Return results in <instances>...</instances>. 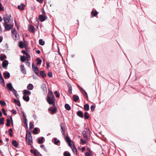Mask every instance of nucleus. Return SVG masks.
<instances>
[{"instance_id":"obj_13","label":"nucleus","mask_w":156,"mask_h":156,"mask_svg":"<svg viewBox=\"0 0 156 156\" xmlns=\"http://www.w3.org/2000/svg\"><path fill=\"white\" fill-rule=\"evenodd\" d=\"M31 94V92L27 90H24L23 91V94L24 96L30 95Z\"/></svg>"},{"instance_id":"obj_50","label":"nucleus","mask_w":156,"mask_h":156,"mask_svg":"<svg viewBox=\"0 0 156 156\" xmlns=\"http://www.w3.org/2000/svg\"><path fill=\"white\" fill-rule=\"evenodd\" d=\"M83 92L84 93L83 95L84 97H86L87 98H88V96L87 93L84 90H83Z\"/></svg>"},{"instance_id":"obj_60","label":"nucleus","mask_w":156,"mask_h":156,"mask_svg":"<svg viewBox=\"0 0 156 156\" xmlns=\"http://www.w3.org/2000/svg\"><path fill=\"white\" fill-rule=\"evenodd\" d=\"M36 22H37V27L38 28V24H39V22L38 20V18H36Z\"/></svg>"},{"instance_id":"obj_5","label":"nucleus","mask_w":156,"mask_h":156,"mask_svg":"<svg viewBox=\"0 0 156 156\" xmlns=\"http://www.w3.org/2000/svg\"><path fill=\"white\" fill-rule=\"evenodd\" d=\"M32 69L34 71L35 74L37 75L38 76H39V71L38 68L36 66V65H34V63L32 64Z\"/></svg>"},{"instance_id":"obj_25","label":"nucleus","mask_w":156,"mask_h":156,"mask_svg":"<svg viewBox=\"0 0 156 156\" xmlns=\"http://www.w3.org/2000/svg\"><path fill=\"white\" fill-rule=\"evenodd\" d=\"M13 101L18 106H21V104L20 100H17L15 99H13Z\"/></svg>"},{"instance_id":"obj_21","label":"nucleus","mask_w":156,"mask_h":156,"mask_svg":"<svg viewBox=\"0 0 156 156\" xmlns=\"http://www.w3.org/2000/svg\"><path fill=\"white\" fill-rule=\"evenodd\" d=\"M82 135L84 139H87L88 136L87 134V133L85 130H83L82 132Z\"/></svg>"},{"instance_id":"obj_45","label":"nucleus","mask_w":156,"mask_h":156,"mask_svg":"<svg viewBox=\"0 0 156 156\" xmlns=\"http://www.w3.org/2000/svg\"><path fill=\"white\" fill-rule=\"evenodd\" d=\"M54 94L55 95L56 97L58 98L60 97V94L58 93L57 90H56L54 92Z\"/></svg>"},{"instance_id":"obj_64","label":"nucleus","mask_w":156,"mask_h":156,"mask_svg":"<svg viewBox=\"0 0 156 156\" xmlns=\"http://www.w3.org/2000/svg\"><path fill=\"white\" fill-rule=\"evenodd\" d=\"M11 91H12L13 94L16 93L17 92L16 91L14 88Z\"/></svg>"},{"instance_id":"obj_48","label":"nucleus","mask_w":156,"mask_h":156,"mask_svg":"<svg viewBox=\"0 0 156 156\" xmlns=\"http://www.w3.org/2000/svg\"><path fill=\"white\" fill-rule=\"evenodd\" d=\"M6 121H7V123L6 124V126H10V120L9 119H6Z\"/></svg>"},{"instance_id":"obj_57","label":"nucleus","mask_w":156,"mask_h":156,"mask_svg":"<svg viewBox=\"0 0 156 156\" xmlns=\"http://www.w3.org/2000/svg\"><path fill=\"white\" fill-rule=\"evenodd\" d=\"M2 3H0V10L2 11L4 10V8L2 7Z\"/></svg>"},{"instance_id":"obj_55","label":"nucleus","mask_w":156,"mask_h":156,"mask_svg":"<svg viewBox=\"0 0 156 156\" xmlns=\"http://www.w3.org/2000/svg\"><path fill=\"white\" fill-rule=\"evenodd\" d=\"M68 143V145L70 146L71 148H72L73 146H75V145L73 144L72 145L71 142H69Z\"/></svg>"},{"instance_id":"obj_28","label":"nucleus","mask_w":156,"mask_h":156,"mask_svg":"<svg viewBox=\"0 0 156 156\" xmlns=\"http://www.w3.org/2000/svg\"><path fill=\"white\" fill-rule=\"evenodd\" d=\"M24 44H25V43L23 42L22 41H20L19 44V47L21 48H23L24 46Z\"/></svg>"},{"instance_id":"obj_37","label":"nucleus","mask_w":156,"mask_h":156,"mask_svg":"<svg viewBox=\"0 0 156 156\" xmlns=\"http://www.w3.org/2000/svg\"><path fill=\"white\" fill-rule=\"evenodd\" d=\"M5 119L4 117L1 118H0V124L3 125L4 124V121Z\"/></svg>"},{"instance_id":"obj_7","label":"nucleus","mask_w":156,"mask_h":156,"mask_svg":"<svg viewBox=\"0 0 156 156\" xmlns=\"http://www.w3.org/2000/svg\"><path fill=\"white\" fill-rule=\"evenodd\" d=\"M8 23H4V26L5 28V29L6 30H10L13 27L12 24H8Z\"/></svg>"},{"instance_id":"obj_62","label":"nucleus","mask_w":156,"mask_h":156,"mask_svg":"<svg viewBox=\"0 0 156 156\" xmlns=\"http://www.w3.org/2000/svg\"><path fill=\"white\" fill-rule=\"evenodd\" d=\"M85 156H92V155H90V154L87 152H86L85 153Z\"/></svg>"},{"instance_id":"obj_31","label":"nucleus","mask_w":156,"mask_h":156,"mask_svg":"<svg viewBox=\"0 0 156 156\" xmlns=\"http://www.w3.org/2000/svg\"><path fill=\"white\" fill-rule=\"evenodd\" d=\"M91 14L93 16H95L98 14V12L96 11H92L91 12Z\"/></svg>"},{"instance_id":"obj_26","label":"nucleus","mask_w":156,"mask_h":156,"mask_svg":"<svg viewBox=\"0 0 156 156\" xmlns=\"http://www.w3.org/2000/svg\"><path fill=\"white\" fill-rule=\"evenodd\" d=\"M73 152L75 154H77V150L75 146H73L72 148H71Z\"/></svg>"},{"instance_id":"obj_17","label":"nucleus","mask_w":156,"mask_h":156,"mask_svg":"<svg viewBox=\"0 0 156 156\" xmlns=\"http://www.w3.org/2000/svg\"><path fill=\"white\" fill-rule=\"evenodd\" d=\"M12 144L15 147H17L19 143L15 140H13L12 142Z\"/></svg>"},{"instance_id":"obj_52","label":"nucleus","mask_w":156,"mask_h":156,"mask_svg":"<svg viewBox=\"0 0 156 156\" xmlns=\"http://www.w3.org/2000/svg\"><path fill=\"white\" fill-rule=\"evenodd\" d=\"M48 75L49 77H51L52 76V73L51 72H48Z\"/></svg>"},{"instance_id":"obj_16","label":"nucleus","mask_w":156,"mask_h":156,"mask_svg":"<svg viewBox=\"0 0 156 156\" xmlns=\"http://www.w3.org/2000/svg\"><path fill=\"white\" fill-rule=\"evenodd\" d=\"M9 64L8 61L7 60H4L2 63V66L3 68L6 67Z\"/></svg>"},{"instance_id":"obj_32","label":"nucleus","mask_w":156,"mask_h":156,"mask_svg":"<svg viewBox=\"0 0 156 156\" xmlns=\"http://www.w3.org/2000/svg\"><path fill=\"white\" fill-rule=\"evenodd\" d=\"M0 81L3 83H4V84H5L4 80L3 78L1 73H0Z\"/></svg>"},{"instance_id":"obj_3","label":"nucleus","mask_w":156,"mask_h":156,"mask_svg":"<svg viewBox=\"0 0 156 156\" xmlns=\"http://www.w3.org/2000/svg\"><path fill=\"white\" fill-rule=\"evenodd\" d=\"M11 17V15L6 14L4 15L3 17V20L4 21V23H9L10 21V18Z\"/></svg>"},{"instance_id":"obj_10","label":"nucleus","mask_w":156,"mask_h":156,"mask_svg":"<svg viewBox=\"0 0 156 156\" xmlns=\"http://www.w3.org/2000/svg\"><path fill=\"white\" fill-rule=\"evenodd\" d=\"M7 89L10 91H11L14 88L11 83H8L6 85Z\"/></svg>"},{"instance_id":"obj_42","label":"nucleus","mask_w":156,"mask_h":156,"mask_svg":"<svg viewBox=\"0 0 156 156\" xmlns=\"http://www.w3.org/2000/svg\"><path fill=\"white\" fill-rule=\"evenodd\" d=\"M44 141V138L43 137H41V139H40V144H42L43 143Z\"/></svg>"},{"instance_id":"obj_9","label":"nucleus","mask_w":156,"mask_h":156,"mask_svg":"<svg viewBox=\"0 0 156 156\" xmlns=\"http://www.w3.org/2000/svg\"><path fill=\"white\" fill-rule=\"evenodd\" d=\"M28 30L30 32L34 33L35 31V27L34 26L30 24L29 25Z\"/></svg>"},{"instance_id":"obj_51","label":"nucleus","mask_w":156,"mask_h":156,"mask_svg":"<svg viewBox=\"0 0 156 156\" xmlns=\"http://www.w3.org/2000/svg\"><path fill=\"white\" fill-rule=\"evenodd\" d=\"M2 111L4 115H6L7 114V113L5 112V109L4 108H2Z\"/></svg>"},{"instance_id":"obj_36","label":"nucleus","mask_w":156,"mask_h":156,"mask_svg":"<svg viewBox=\"0 0 156 156\" xmlns=\"http://www.w3.org/2000/svg\"><path fill=\"white\" fill-rule=\"evenodd\" d=\"M12 130H13L12 128L10 129L9 130V136L11 137L13 136L12 134Z\"/></svg>"},{"instance_id":"obj_46","label":"nucleus","mask_w":156,"mask_h":156,"mask_svg":"<svg viewBox=\"0 0 156 156\" xmlns=\"http://www.w3.org/2000/svg\"><path fill=\"white\" fill-rule=\"evenodd\" d=\"M34 127V125L33 123L32 122H30V123L29 124V129L30 130L31 129H32Z\"/></svg>"},{"instance_id":"obj_43","label":"nucleus","mask_w":156,"mask_h":156,"mask_svg":"<svg viewBox=\"0 0 156 156\" xmlns=\"http://www.w3.org/2000/svg\"><path fill=\"white\" fill-rule=\"evenodd\" d=\"M22 113L23 114V121H27V119L26 117V116L25 115L24 112H23L22 111Z\"/></svg>"},{"instance_id":"obj_24","label":"nucleus","mask_w":156,"mask_h":156,"mask_svg":"<svg viewBox=\"0 0 156 156\" xmlns=\"http://www.w3.org/2000/svg\"><path fill=\"white\" fill-rule=\"evenodd\" d=\"M23 98L24 101L27 102L29 101L30 100V97L29 96L26 97V96H24V95L23 97Z\"/></svg>"},{"instance_id":"obj_34","label":"nucleus","mask_w":156,"mask_h":156,"mask_svg":"<svg viewBox=\"0 0 156 156\" xmlns=\"http://www.w3.org/2000/svg\"><path fill=\"white\" fill-rule=\"evenodd\" d=\"M53 140L54 141V144L56 145H57L60 142V141L59 140H57L56 138H55L53 139Z\"/></svg>"},{"instance_id":"obj_58","label":"nucleus","mask_w":156,"mask_h":156,"mask_svg":"<svg viewBox=\"0 0 156 156\" xmlns=\"http://www.w3.org/2000/svg\"><path fill=\"white\" fill-rule=\"evenodd\" d=\"M50 66V63L49 62H47L46 63V67L47 69Z\"/></svg>"},{"instance_id":"obj_1","label":"nucleus","mask_w":156,"mask_h":156,"mask_svg":"<svg viewBox=\"0 0 156 156\" xmlns=\"http://www.w3.org/2000/svg\"><path fill=\"white\" fill-rule=\"evenodd\" d=\"M46 100L47 102L50 105H51L48 109V111L51 114H54L57 112V109L55 106V98L53 92L49 89V92L47 94Z\"/></svg>"},{"instance_id":"obj_23","label":"nucleus","mask_w":156,"mask_h":156,"mask_svg":"<svg viewBox=\"0 0 156 156\" xmlns=\"http://www.w3.org/2000/svg\"><path fill=\"white\" fill-rule=\"evenodd\" d=\"M84 109L86 111H88L89 109V105L88 104H86L84 105Z\"/></svg>"},{"instance_id":"obj_15","label":"nucleus","mask_w":156,"mask_h":156,"mask_svg":"<svg viewBox=\"0 0 156 156\" xmlns=\"http://www.w3.org/2000/svg\"><path fill=\"white\" fill-rule=\"evenodd\" d=\"M25 5L23 3H22L20 5L17 6L18 8L21 11L23 10L24 9Z\"/></svg>"},{"instance_id":"obj_33","label":"nucleus","mask_w":156,"mask_h":156,"mask_svg":"<svg viewBox=\"0 0 156 156\" xmlns=\"http://www.w3.org/2000/svg\"><path fill=\"white\" fill-rule=\"evenodd\" d=\"M0 104L2 107L6 105V103L5 102L2 100L0 101Z\"/></svg>"},{"instance_id":"obj_8","label":"nucleus","mask_w":156,"mask_h":156,"mask_svg":"<svg viewBox=\"0 0 156 156\" xmlns=\"http://www.w3.org/2000/svg\"><path fill=\"white\" fill-rule=\"evenodd\" d=\"M41 88L43 94L44 95H46L47 93V88L46 85L44 84H42L41 85Z\"/></svg>"},{"instance_id":"obj_61","label":"nucleus","mask_w":156,"mask_h":156,"mask_svg":"<svg viewBox=\"0 0 156 156\" xmlns=\"http://www.w3.org/2000/svg\"><path fill=\"white\" fill-rule=\"evenodd\" d=\"M41 13H42V14H45V12L44 11V9L43 8H42L41 9Z\"/></svg>"},{"instance_id":"obj_29","label":"nucleus","mask_w":156,"mask_h":156,"mask_svg":"<svg viewBox=\"0 0 156 156\" xmlns=\"http://www.w3.org/2000/svg\"><path fill=\"white\" fill-rule=\"evenodd\" d=\"M84 119H88L90 117V116L88 115V113L87 112H85L84 114Z\"/></svg>"},{"instance_id":"obj_53","label":"nucleus","mask_w":156,"mask_h":156,"mask_svg":"<svg viewBox=\"0 0 156 156\" xmlns=\"http://www.w3.org/2000/svg\"><path fill=\"white\" fill-rule=\"evenodd\" d=\"M12 33L13 35L14 34H16L17 33L15 29L12 30Z\"/></svg>"},{"instance_id":"obj_4","label":"nucleus","mask_w":156,"mask_h":156,"mask_svg":"<svg viewBox=\"0 0 156 156\" xmlns=\"http://www.w3.org/2000/svg\"><path fill=\"white\" fill-rule=\"evenodd\" d=\"M60 126L61 128V131L62 134L64 135L65 134V131L66 129L65 124L63 123H61L60 124Z\"/></svg>"},{"instance_id":"obj_39","label":"nucleus","mask_w":156,"mask_h":156,"mask_svg":"<svg viewBox=\"0 0 156 156\" xmlns=\"http://www.w3.org/2000/svg\"><path fill=\"white\" fill-rule=\"evenodd\" d=\"M26 57L24 56H20V60L22 62H24L26 60Z\"/></svg>"},{"instance_id":"obj_27","label":"nucleus","mask_w":156,"mask_h":156,"mask_svg":"<svg viewBox=\"0 0 156 156\" xmlns=\"http://www.w3.org/2000/svg\"><path fill=\"white\" fill-rule=\"evenodd\" d=\"M65 108L68 111L70 110L71 109L70 106L68 104H65Z\"/></svg>"},{"instance_id":"obj_12","label":"nucleus","mask_w":156,"mask_h":156,"mask_svg":"<svg viewBox=\"0 0 156 156\" xmlns=\"http://www.w3.org/2000/svg\"><path fill=\"white\" fill-rule=\"evenodd\" d=\"M66 84L67 85V86L69 88V94H72V87L71 86V85L70 84V83L67 82L66 83Z\"/></svg>"},{"instance_id":"obj_18","label":"nucleus","mask_w":156,"mask_h":156,"mask_svg":"<svg viewBox=\"0 0 156 156\" xmlns=\"http://www.w3.org/2000/svg\"><path fill=\"white\" fill-rule=\"evenodd\" d=\"M77 115L79 117L83 118V114L82 111H78L76 113Z\"/></svg>"},{"instance_id":"obj_49","label":"nucleus","mask_w":156,"mask_h":156,"mask_svg":"<svg viewBox=\"0 0 156 156\" xmlns=\"http://www.w3.org/2000/svg\"><path fill=\"white\" fill-rule=\"evenodd\" d=\"M40 147L41 148H43L45 152H47V150H46V148L45 147V146L44 145H41Z\"/></svg>"},{"instance_id":"obj_47","label":"nucleus","mask_w":156,"mask_h":156,"mask_svg":"<svg viewBox=\"0 0 156 156\" xmlns=\"http://www.w3.org/2000/svg\"><path fill=\"white\" fill-rule=\"evenodd\" d=\"M95 105H92L91 106L90 109H91L92 112H93L94 111V110H95Z\"/></svg>"},{"instance_id":"obj_56","label":"nucleus","mask_w":156,"mask_h":156,"mask_svg":"<svg viewBox=\"0 0 156 156\" xmlns=\"http://www.w3.org/2000/svg\"><path fill=\"white\" fill-rule=\"evenodd\" d=\"M25 55L26 56V57L27 58H28L30 57V55L29 54H28V52L27 53V54H26Z\"/></svg>"},{"instance_id":"obj_40","label":"nucleus","mask_w":156,"mask_h":156,"mask_svg":"<svg viewBox=\"0 0 156 156\" xmlns=\"http://www.w3.org/2000/svg\"><path fill=\"white\" fill-rule=\"evenodd\" d=\"M45 44V41L42 39H40V45H44Z\"/></svg>"},{"instance_id":"obj_22","label":"nucleus","mask_w":156,"mask_h":156,"mask_svg":"<svg viewBox=\"0 0 156 156\" xmlns=\"http://www.w3.org/2000/svg\"><path fill=\"white\" fill-rule=\"evenodd\" d=\"M73 100L75 102H77V101L79 100V98L78 96H76V95H74L73 96Z\"/></svg>"},{"instance_id":"obj_38","label":"nucleus","mask_w":156,"mask_h":156,"mask_svg":"<svg viewBox=\"0 0 156 156\" xmlns=\"http://www.w3.org/2000/svg\"><path fill=\"white\" fill-rule=\"evenodd\" d=\"M64 156H71L70 154L68 152L65 151L63 153Z\"/></svg>"},{"instance_id":"obj_63","label":"nucleus","mask_w":156,"mask_h":156,"mask_svg":"<svg viewBox=\"0 0 156 156\" xmlns=\"http://www.w3.org/2000/svg\"><path fill=\"white\" fill-rule=\"evenodd\" d=\"M26 64L27 66H29L30 65V63L29 62L28 60H27L26 62Z\"/></svg>"},{"instance_id":"obj_6","label":"nucleus","mask_w":156,"mask_h":156,"mask_svg":"<svg viewBox=\"0 0 156 156\" xmlns=\"http://www.w3.org/2000/svg\"><path fill=\"white\" fill-rule=\"evenodd\" d=\"M48 18L47 16L45 15V14H42L40 15V21L41 22H43L47 20Z\"/></svg>"},{"instance_id":"obj_30","label":"nucleus","mask_w":156,"mask_h":156,"mask_svg":"<svg viewBox=\"0 0 156 156\" xmlns=\"http://www.w3.org/2000/svg\"><path fill=\"white\" fill-rule=\"evenodd\" d=\"M36 151L37 150L31 149L30 150V152L31 153L33 154L35 156H37V154Z\"/></svg>"},{"instance_id":"obj_59","label":"nucleus","mask_w":156,"mask_h":156,"mask_svg":"<svg viewBox=\"0 0 156 156\" xmlns=\"http://www.w3.org/2000/svg\"><path fill=\"white\" fill-rule=\"evenodd\" d=\"M11 112L13 114H16V110H14V109H12L11 111Z\"/></svg>"},{"instance_id":"obj_2","label":"nucleus","mask_w":156,"mask_h":156,"mask_svg":"<svg viewBox=\"0 0 156 156\" xmlns=\"http://www.w3.org/2000/svg\"><path fill=\"white\" fill-rule=\"evenodd\" d=\"M26 140L27 143L29 145H31L32 143V139L30 132L28 130L26 131Z\"/></svg>"},{"instance_id":"obj_19","label":"nucleus","mask_w":156,"mask_h":156,"mask_svg":"<svg viewBox=\"0 0 156 156\" xmlns=\"http://www.w3.org/2000/svg\"><path fill=\"white\" fill-rule=\"evenodd\" d=\"M20 69L21 71L24 74H26V71L25 69H24V65H21L20 66Z\"/></svg>"},{"instance_id":"obj_20","label":"nucleus","mask_w":156,"mask_h":156,"mask_svg":"<svg viewBox=\"0 0 156 156\" xmlns=\"http://www.w3.org/2000/svg\"><path fill=\"white\" fill-rule=\"evenodd\" d=\"M27 88L28 90H32L34 88V86L32 84L30 83L27 85Z\"/></svg>"},{"instance_id":"obj_14","label":"nucleus","mask_w":156,"mask_h":156,"mask_svg":"<svg viewBox=\"0 0 156 156\" xmlns=\"http://www.w3.org/2000/svg\"><path fill=\"white\" fill-rule=\"evenodd\" d=\"M46 76V74L45 73L44 71H40V76H41L43 78H44Z\"/></svg>"},{"instance_id":"obj_11","label":"nucleus","mask_w":156,"mask_h":156,"mask_svg":"<svg viewBox=\"0 0 156 156\" xmlns=\"http://www.w3.org/2000/svg\"><path fill=\"white\" fill-rule=\"evenodd\" d=\"M3 75L5 79H9L10 77V74L8 72H5L3 73Z\"/></svg>"},{"instance_id":"obj_35","label":"nucleus","mask_w":156,"mask_h":156,"mask_svg":"<svg viewBox=\"0 0 156 156\" xmlns=\"http://www.w3.org/2000/svg\"><path fill=\"white\" fill-rule=\"evenodd\" d=\"M6 58V56L4 54L1 55L0 56V59L1 61H3Z\"/></svg>"},{"instance_id":"obj_44","label":"nucleus","mask_w":156,"mask_h":156,"mask_svg":"<svg viewBox=\"0 0 156 156\" xmlns=\"http://www.w3.org/2000/svg\"><path fill=\"white\" fill-rule=\"evenodd\" d=\"M37 131H38V129H37V128L36 127L33 130V133L34 134H37L38 133Z\"/></svg>"},{"instance_id":"obj_41","label":"nucleus","mask_w":156,"mask_h":156,"mask_svg":"<svg viewBox=\"0 0 156 156\" xmlns=\"http://www.w3.org/2000/svg\"><path fill=\"white\" fill-rule=\"evenodd\" d=\"M66 142L67 143H68L69 142H71V139H70V138L68 136H66Z\"/></svg>"},{"instance_id":"obj_54","label":"nucleus","mask_w":156,"mask_h":156,"mask_svg":"<svg viewBox=\"0 0 156 156\" xmlns=\"http://www.w3.org/2000/svg\"><path fill=\"white\" fill-rule=\"evenodd\" d=\"M80 142L82 144H83L86 143L85 141L83 139H80Z\"/></svg>"}]
</instances>
